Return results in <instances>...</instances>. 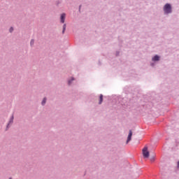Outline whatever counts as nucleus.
Returning <instances> with one entry per match:
<instances>
[{
    "label": "nucleus",
    "instance_id": "obj_1",
    "mask_svg": "<svg viewBox=\"0 0 179 179\" xmlns=\"http://www.w3.org/2000/svg\"><path fill=\"white\" fill-rule=\"evenodd\" d=\"M163 10H164V15H170V13H171V12H173V10L171 8V4L166 3L164 6Z\"/></svg>",
    "mask_w": 179,
    "mask_h": 179
},
{
    "label": "nucleus",
    "instance_id": "obj_2",
    "mask_svg": "<svg viewBox=\"0 0 179 179\" xmlns=\"http://www.w3.org/2000/svg\"><path fill=\"white\" fill-rule=\"evenodd\" d=\"M143 157H149L150 153L148 150V147H144L143 149Z\"/></svg>",
    "mask_w": 179,
    "mask_h": 179
},
{
    "label": "nucleus",
    "instance_id": "obj_3",
    "mask_svg": "<svg viewBox=\"0 0 179 179\" xmlns=\"http://www.w3.org/2000/svg\"><path fill=\"white\" fill-rule=\"evenodd\" d=\"M13 120H14V117H13V115H12V116L10 117V120H9L8 124H7V127H6V129H7L10 127V125H11L12 124H13Z\"/></svg>",
    "mask_w": 179,
    "mask_h": 179
},
{
    "label": "nucleus",
    "instance_id": "obj_4",
    "mask_svg": "<svg viewBox=\"0 0 179 179\" xmlns=\"http://www.w3.org/2000/svg\"><path fill=\"white\" fill-rule=\"evenodd\" d=\"M66 17V14H65V13H62L60 15V22H61V23H65Z\"/></svg>",
    "mask_w": 179,
    "mask_h": 179
},
{
    "label": "nucleus",
    "instance_id": "obj_5",
    "mask_svg": "<svg viewBox=\"0 0 179 179\" xmlns=\"http://www.w3.org/2000/svg\"><path fill=\"white\" fill-rule=\"evenodd\" d=\"M131 139H132V131L129 130V133L127 136V143L131 142Z\"/></svg>",
    "mask_w": 179,
    "mask_h": 179
},
{
    "label": "nucleus",
    "instance_id": "obj_6",
    "mask_svg": "<svg viewBox=\"0 0 179 179\" xmlns=\"http://www.w3.org/2000/svg\"><path fill=\"white\" fill-rule=\"evenodd\" d=\"M152 59L153 62L159 61L160 57H159V55H156L155 57H152Z\"/></svg>",
    "mask_w": 179,
    "mask_h": 179
},
{
    "label": "nucleus",
    "instance_id": "obj_7",
    "mask_svg": "<svg viewBox=\"0 0 179 179\" xmlns=\"http://www.w3.org/2000/svg\"><path fill=\"white\" fill-rule=\"evenodd\" d=\"M103 103V94H100L99 104Z\"/></svg>",
    "mask_w": 179,
    "mask_h": 179
},
{
    "label": "nucleus",
    "instance_id": "obj_8",
    "mask_svg": "<svg viewBox=\"0 0 179 179\" xmlns=\"http://www.w3.org/2000/svg\"><path fill=\"white\" fill-rule=\"evenodd\" d=\"M45 103H47V98H43L42 102H41V104L42 106H45Z\"/></svg>",
    "mask_w": 179,
    "mask_h": 179
},
{
    "label": "nucleus",
    "instance_id": "obj_9",
    "mask_svg": "<svg viewBox=\"0 0 179 179\" xmlns=\"http://www.w3.org/2000/svg\"><path fill=\"white\" fill-rule=\"evenodd\" d=\"M73 80H75V78H72L71 79L68 80V84L69 85V86H71V85H72V82H73Z\"/></svg>",
    "mask_w": 179,
    "mask_h": 179
},
{
    "label": "nucleus",
    "instance_id": "obj_10",
    "mask_svg": "<svg viewBox=\"0 0 179 179\" xmlns=\"http://www.w3.org/2000/svg\"><path fill=\"white\" fill-rule=\"evenodd\" d=\"M66 30V24H64L63 25V30H62V34L65 33V31Z\"/></svg>",
    "mask_w": 179,
    "mask_h": 179
},
{
    "label": "nucleus",
    "instance_id": "obj_11",
    "mask_svg": "<svg viewBox=\"0 0 179 179\" xmlns=\"http://www.w3.org/2000/svg\"><path fill=\"white\" fill-rule=\"evenodd\" d=\"M145 159H150V162H152V163H153V162H155V160H156V158L155 157H146Z\"/></svg>",
    "mask_w": 179,
    "mask_h": 179
},
{
    "label": "nucleus",
    "instance_id": "obj_12",
    "mask_svg": "<svg viewBox=\"0 0 179 179\" xmlns=\"http://www.w3.org/2000/svg\"><path fill=\"white\" fill-rule=\"evenodd\" d=\"M30 44H31V47H33V45H34V39L31 40Z\"/></svg>",
    "mask_w": 179,
    "mask_h": 179
},
{
    "label": "nucleus",
    "instance_id": "obj_13",
    "mask_svg": "<svg viewBox=\"0 0 179 179\" xmlns=\"http://www.w3.org/2000/svg\"><path fill=\"white\" fill-rule=\"evenodd\" d=\"M10 33H12V31H13V27H10L9 29Z\"/></svg>",
    "mask_w": 179,
    "mask_h": 179
},
{
    "label": "nucleus",
    "instance_id": "obj_14",
    "mask_svg": "<svg viewBox=\"0 0 179 179\" xmlns=\"http://www.w3.org/2000/svg\"><path fill=\"white\" fill-rule=\"evenodd\" d=\"M150 156H151V157H156V155H155V154L152 155L150 154Z\"/></svg>",
    "mask_w": 179,
    "mask_h": 179
},
{
    "label": "nucleus",
    "instance_id": "obj_15",
    "mask_svg": "<svg viewBox=\"0 0 179 179\" xmlns=\"http://www.w3.org/2000/svg\"><path fill=\"white\" fill-rule=\"evenodd\" d=\"M154 65H155V64H153V63H152V64H151V66H153Z\"/></svg>",
    "mask_w": 179,
    "mask_h": 179
},
{
    "label": "nucleus",
    "instance_id": "obj_16",
    "mask_svg": "<svg viewBox=\"0 0 179 179\" xmlns=\"http://www.w3.org/2000/svg\"><path fill=\"white\" fill-rule=\"evenodd\" d=\"M118 54H120V53L117 52V53H116V55H118Z\"/></svg>",
    "mask_w": 179,
    "mask_h": 179
}]
</instances>
